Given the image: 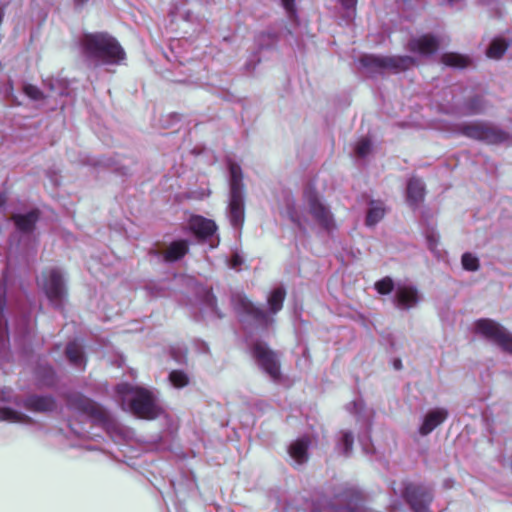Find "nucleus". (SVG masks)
<instances>
[{"label": "nucleus", "instance_id": "nucleus-20", "mask_svg": "<svg viewBox=\"0 0 512 512\" xmlns=\"http://www.w3.org/2000/svg\"><path fill=\"white\" fill-rule=\"evenodd\" d=\"M425 185L424 182L417 177H412L407 181L406 201L409 206L416 208L424 200Z\"/></svg>", "mask_w": 512, "mask_h": 512}, {"label": "nucleus", "instance_id": "nucleus-44", "mask_svg": "<svg viewBox=\"0 0 512 512\" xmlns=\"http://www.w3.org/2000/svg\"><path fill=\"white\" fill-rule=\"evenodd\" d=\"M243 264V258L239 254H234L229 260V266L232 269H238Z\"/></svg>", "mask_w": 512, "mask_h": 512}, {"label": "nucleus", "instance_id": "nucleus-43", "mask_svg": "<svg viewBox=\"0 0 512 512\" xmlns=\"http://www.w3.org/2000/svg\"><path fill=\"white\" fill-rule=\"evenodd\" d=\"M363 408V403L361 400H355L353 401L352 403H350L348 406H347V409L351 412V413H354L356 415L360 414L361 410Z\"/></svg>", "mask_w": 512, "mask_h": 512}, {"label": "nucleus", "instance_id": "nucleus-39", "mask_svg": "<svg viewBox=\"0 0 512 512\" xmlns=\"http://www.w3.org/2000/svg\"><path fill=\"white\" fill-rule=\"evenodd\" d=\"M427 245L428 248L434 252L437 248L438 242H439V236L434 231L427 233L426 235Z\"/></svg>", "mask_w": 512, "mask_h": 512}, {"label": "nucleus", "instance_id": "nucleus-16", "mask_svg": "<svg viewBox=\"0 0 512 512\" xmlns=\"http://www.w3.org/2000/svg\"><path fill=\"white\" fill-rule=\"evenodd\" d=\"M440 41L437 36L427 33L417 37H411L406 49L421 56H430L439 49Z\"/></svg>", "mask_w": 512, "mask_h": 512}, {"label": "nucleus", "instance_id": "nucleus-48", "mask_svg": "<svg viewBox=\"0 0 512 512\" xmlns=\"http://www.w3.org/2000/svg\"><path fill=\"white\" fill-rule=\"evenodd\" d=\"M452 484H453V481H452V480H450V479H448V480H446V481L444 482V486H445L446 488H451V487H452Z\"/></svg>", "mask_w": 512, "mask_h": 512}, {"label": "nucleus", "instance_id": "nucleus-40", "mask_svg": "<svg viewBox=\"0 0 512 512\" xmlns=\"http://www.w3.org/2000/svg\"><path fill=\"white\" fill-rule=\"evenodd\" d=\"M341 6L346 10L347 17H351L355 12L357 0H339Z\"/></svg>", "mask_w": 512, "mask_h": 512}, {"label": "nucleus", "instance_id": "nucleus-6", "mask_svg": "<svg viewBox=\"0 0 512 512\" xmlns=\"http://www.w3.org/2000/svg\"><path fill=\"white\" fill-rule=\"evenodd\" d=\"M360 63L370 73L382 74L386 71L399 73L416 65V59L408 55L381 56L365 54L360 58Z\"/></svg>", "mask_w": 512, "mask_h": 512}, {"label": "nucleus", "instance_id": "nucleus-33", "mask_svg": "<svg viewBox=\"0 0 512 512\" xmlns=\"http://www.w3.org/2000/svg\"><path fill=\"white\" fill-rule=\"evenodd\" d=\"M170 384L176 389H182L189 385V375L180 369L172 370L168 376Z\"/></svg>", "mask_w": 512, "mask_h": 512}, {"label": "nucleus", "instance_id": "nucleus-2", "mask_svg": "<svg viewBox=\"0 0 512 512\" xmlns=\"http://www.w3.org/2000/svg\"><path fill=\"white\" fill-rule=\"evenodd\" d=\"M116 391L121 397L124 410L147 420L155 419L160 415L161 409L151 391L129 383L118 384Z\"/></svg>", "mask_w": 512, "mask_h": 512}, {"label": "nucleus", "instance_id": "nucleus-42", "mask_svg": "<svg viewBox=\"0 0 512 512\" xmlns=\"http://www.w3.org/2000/svg\"><path fill=\"white\" fill-rule=\"evenodd\" d=\"M44 85H45V87H48L52 92H57L59 94H62L61 88L58 87L60 85L59 80L53 79V78H48V79L44 80Z\"/></svg>", "mask_w": 512, "mask_h": 512}, {"label": "nucleus", "instance_id": "nucleus-31", "mask_svg": "<svg viewBox=\"0 0 512 512\" xmlns=\"http://www.w3.org/2000/svg\"><path fill=\"white\" fill-rule=\"evenodd\" d=\"M508 46L509 44L505 39L496 37L491 41L489 47L487 48L486 55L492 59H499L504 55Z\"/></svg>", "mask_w": 512, "mask_h": 512}, {"label": "nucleus", "instance_id": "nucleus-7", "mask_svg": "<svg viewBox=\"0 0 512 512\" xmlns=\"http://www.w3.org/2000/svg\"><path fill=\"white\" fill-rule=\"evenodd\" d=\"M234 311L243 323H251L263 329L273 323V318L261 307L256 306L245 294L236 292L231 296Z\"/></svg>", "mask_w": 512, "mask_h": 512}, {"label": "nucleus", "instance_id": "nucleus-12", "mask_svg": "<svg viewBox=\"0 0 512 512\" xmlns=\"http://www.w3.org/2000/svg\"><path fill=\"white\" fill-rule=\"evenodd\" d=\"M475 331L503 351L512 354V335L498 322L489 318L478 319L475 322Z\"/></svg>", "mask_w": 512, "mask_h": 512}, {"label": "nucleus", "instance_id": "nucleus-36", "mask_svg": "<svg viewBox=\"0 0 512 512\" xmlns=\"http://www.w3.org/2000/svg\"><path fill=\"white\" fill-rule=\"evenodd\" d=\"M280 2L286 12L288 19L291 22L296 23L298 20V14L295 6V0H280Z\"/></svg>", "mask_w": 512, "mask_h": 512}, {"label": "nucleus", "instance_id": "nucleus-8", "mask_svg": "<svg viewBox=\"0 0 512 512\" xmlns=\"http://www.w3.org/2000/svg\"><path fill=\"white\" fill-rule=\"evenodd\" d=\"M38 284L51 305L56 309H62L67 296L62 271L59 268H50L42 271L38 278Z\"/></svg>", "mask_w": 512, "mask_h": 512}, {"label": "nucleus", "instance_id": "nucleus-27", "mask_svg": "<svg viewBox=\"0 0 512 512\" xmlns=\"http://www.w3.org/2000/svg\"><path fill=\"white\" fill-rule=\"evenodd\" d=\"M487 109V102L481 96H474L468 99L463 108L462 114L466 116L483 114Z\"/></svg>", "mask_w": 512, "mask_h": 512}, {"label": "nucleus", "instance_id": "nucleus-26", "mask_svg": "<svg viewBox=\"0 0 512 512\" xmlns=\"http://www.w3.org/2000/svg\"><path fill=\"white\" fill-rule=\"evenodd\" d=\"M354 444V435L349 430H341L338 433V437L336 440V450L344 455L345 457H349L352 454Z\"/></svg>", "mask_w": 512, "mask_h": 512}, {"label": "nucleus", "instance_id": "nucleus-17", "mask_svg": "<svg viewBox=\"0 0 512 512\" xmlns=\"http://www.w3.org/2000/svg\"><path fill=\"white\" fill-rule=\"evenodd\" d=\"M449 412L446 408L437 407L430 409L422 417L421 424L418 428V433L421 436L429 435L434 429L440 426L447 418Z\"/></svg>", "mask_w": 512, "mask_h": 512}, {"label": "nucleus", "instance_id": "nucleus-10", "mask_svg": "<svg viewBox=\"0 0 512 512\" xmlns=\"http://www.w3.org/2000/svg\"><path fill=\"white\" fill-rule=\"evenodd\" d=\"M304 199L308 206L309 213L314 221L327 233H331L336 228V223L330 208L322 201L318 193L307 188L304 191Z\"/></svg>", "mask_w": 512, "mask_h": 512}, {"label": "nucleus", "instance_id": "nucleus-30", "mask_svg": "<svg viewBox=\"0 0 512 512\" xmlns=\"http://www.w3.org/2000/svg\"><path fill=\"white\" fill-rule=\"evenodd\" d=\"M385 215V208L381 202L372 201L366 216V225H376Z\"/></svg>", "mask_w": 512, "mask_h": 512}, {"label": "nucleus", "instance_id": "nucleus-3", "mask_svg": "<svg viewBox=\"0 0 512 512\" xmlns=\"http://www.w3.org/2000/svg\"><path fill=\"white\" fill-rule=\"evenodd\" d=\"M229 195L226 209L227 217L234 229H241L245 219V191L243 172L236 162H228Z\"/></svg>", "mask_w": 512, "mask_h": 512}, {"label": "nucleus", "instance_id": "nucleus-35", "mask_svg": "<svg viewBox=\"0 0 512 512\" xmlns=\"http://www.w3.org/2000/svg\"><path fill=\"white\" fill-rule=\"evenodd\" d=\"M461 263L467 271H477L479 269V259L470 252H465L462 255Z\"/></svg>", "mask_w": 512, "mask_h": 512}, {"label": "nucleus", "instance_id": "nucleus-38", "mask_svg": "<svg viewBox=\"0 0 512 512\" xmlns=\"http://www.w3.org/2000/svg\"><path fill=\"white\" fill-rule=\"evenodd\" d=\"M23 92L25 95L34 101H39L44 98L43 92L35 85L25 84L23 87Z\"/></svg>", "mask_w": 512, "mask_h": 512}, {"label": "nucleus", "instance_id": "nucleus-50", "mask_svg": "<svg viewBox=\"0 0 512 512\" xmlns=\"http://www.w3.org/2000/svg\"><path fill=\"white\" fill-rule=\"evenodd\" d=\"M392 508H393V511H395L397 509L396 505H393Z\"/></svg>", "mask_w": 512, "mask_h": 512}, {"label": "nucleus", "instance_id": "nucleus-41", "mask_svg": "<svg viewBox=\"0 0 512 512\" xmlns=\"http://www.w3.org/2000/svg\"><path fill=\"white\" fill-rule=\"evenodd\" d=\"M205 303L214 313L218 315V317H222V315L217 311L216 298L211 291L206 292Z\"/></svg>", "mask_w": 512, "mask_h": 512}, {"label": "nucleus", "instance_id": "nucleus-45", "mask_svg": "<svg viewBox=\"0 0 512 512\" xmlns=\"http://www.w3.org/2000/svg\"><path fill=\"white\" fill-rule=\"evenodd\" d=\"M359 442L362 445L363 451L366 454L372 453V448L370 447V445L368 443H366V440L363 437L359 436Z\"/></svg>", "mask_w": 512, "mask_h": 512}, {"label": "nucleus", "instance_id": "nucleus-49", "mask_svg": "<svg viewBox=\"0 0 512 512\" xmlns=\"http://www.w3.org/2000/svg\"><path fill=\"white\" fill-rule=\"evenodd\" d=\"M120 173H121L122 175H126V174H127V172H126V171H120Z\"/></svg>", "mask_w": 512, "mask_h": 512}, {"label": "nucleus", "instance_id": "nucleus-11", "mask_svg": "<svg viewBox=\"0 0 512 512\" xmlns=\"http://www.w3.org/2000/svg\"><path fill=\"white\" fill-rule=\"evenodd\" d=\"M475 331L503 351L512 354V335L498 322L489 318L478 319L475 322Z\"/></svg>", "mask_w": 512, "mask_h": 512}, {"label": "nucleus", "instance_id": "nucleus-24", "mask_svg": "<svg viewBox=\"0 0 512 512\" xmlns=\"http://www.w3.org/2000/svg\"><path fill=\"white\" fill-rule=\"evenodd\" d=\"M65 355L69 360L70 364H72L76 368L84 369L85 368V356L83 352V347L77 341L69 342L65 348Z\"/></svg>", "mask_w": 512, "mask_h": 512}, {"label": "nucleus", "instance_id": "nucleus-18", "mask_svg": "<svg viewBox=\"0 0 512 512\" xmlns=\"http://www.w3.org/2000/svg\"><path fill=\"white\" fill-rule=\"evenodd\" d=\"M15 403L17 406H23L29 411L38 413L50 412L56 408L55 401L50 396L30 395L23 401Z\"/></svg>", "mask_w": 512, "mask_h": 512}, {"label": "nucleus", "instance_id": "nucleus-13", "mask_svg": "<svg viewBox=\"0 0 512 512\" xmlns=\"http://www.w3.org/2000/svg\"><path fill=\"white\" fill-rule=\"evenodd\" d=\"M422 301L423 294L414 283L410 281L396 282L392 303L397 310L409 311L415 309Z\"/></svg>", "mask_w": 512, "mask_h": 512}, {"label": "nucleus", "instance_id": "nucleus-37", "mask_svg": "<svg viewBox=\"0 0 512 512\" xmlns=\"http://www.w3.org/2000/svg\"><path fill=\"white\" fill-rule=\"evenodd\" d=\"M370 150L371 141L369 139L363 138L356 143L354 152L356 156L364 158L369 154Z\"/></svg>", "mask_w": 512, "mask_h": 512}, {"label": "nucleus", "instance_id": "nucleus-32", "mask_svg": "<svg viewBox=\"0 0 512 512\" xmlns=\"http://www.w3.org/2000/svg\"><path fill=\"white\" fill-rule=\"evenodd\" d=\"M6 307L5 291L0 287V349L5 348L7 344V323L4 317Z\"/></svg>", "mask_w": 512, "mask_h": 512}, {"label": "nucleus", "instance_id": "nucleus-46", "mask_svg": "<svg viewBox=\"0 0 512 512\" xmlns=\"http://www.w3.org/2000/svg\"><path fill=\"white\" fill-rule=\"evenodd\" d=\"M393 366L396 370H400L402 368V362L400 359H395L393 361Z\"/></svg>", "mask_w": 512, "mask_h": 512}, {"label": "nucleus", "instance_id": "nucleus-29", "mask_svg": "<svg viewBox=\"0 0 512 512\" xmlns=\"http://www.w3.org/2000/svg\"><path fill=\"white\" fill-rule=\"evenodd\" d=\"M441 60L446 66L454 68H465L471 63V59L468 56L455 52L444 53L441 56Z\"/></svg>", "mask_w": 512, "mask_h": 512}, {"label": "nucleus", "instance_id": "nucleus-19", "mask_svg": "<svg viewBox=\"0 0 512 512\" xmlns=\"http://www.w3.org/2000/svg\"><path fill=\"white\" fill-rule=\"evenodd\" d=\"M40 213L37 209H32L25 213H15L11 216L15 228L22 234H30L34 231L38 222Z\"/></svg>", "mask_w": 512, "mask_h": 512}, {"label": "nucleus", "instance_id": "nucleus-28", "mask_svg": "<svg viewBox=\"0 0 512 512\" xmlns=\"http://www.w3.org/2000/svg\"><path fill=\"white\" fill-rule=\"evenodd\" d=\"M0 421L29 424L32 419L18 410L4 406L0 407Z\"/></svg>", "mask_w": 512, "mask_h": 512}, {"label": "nucleus", "instance_id": "nucleus-23", "mask_svg": "<svg viewBox=\"0 0 512 512\" xmlns=\"http://www.w3.org/2000/svg\"><path fill=\"white\" fill-rule=\"evenodd\" d=\"M285 215L300 231H306L307 219L293 199L286 200Z\"/></svg>", "mask_w": 512, "mask_h": 512}, {"label": "nucleus", "instance_id": "nucleus-21", "mask_svg": "<svg viewBox=\"0 0 512 512\" xmlns=\"http://www.w3.org/2000/svg\"><path fill=\"white\" fill-rule=\"evenodd\" d=\"M310 441L307 437H300L288 447V453L295 465H302L308 460V448Z\"/></svg>", "mask_w": 512, "mask_h": 512}, {"label": "nucleus", "instance_id": "nucleus-1", "mask_svg": "<svg viewBox=\"0 0 512 512\" xmlns=\"http://www.w3.org/2000/svg\"><path fill=\"white\" fill-rule=\"evenodd\" d=\"M79 44L85 60L94 66L118 65L126 57L118 40L105 32L86 33Z\"/></svg>", "mask_w": 512, "mask_h": 512}, {"label": "nucleus", "instance_id": "nucleus-34", "mask_svg": "<svg viewBox=\"0 0 512 512\" xmlns=\"http://www.w3.org/2000/svg\"><path fill=\"white\" fill-rule=\"evenodd\" d=\"M376 291L381 295H388L394 293L396 283L390 277H384L378 280L374 285Z\"/></svg>", "mask_w": 512, "mask_h": 512}, {"label": "nucleus", "instance_id": "nucleus-9", "mask_svg": "<svg viewBox=\"0 0 512 512\" xmlns=\"http://www.w3.org/2000/svg\"><path fill=\"white\" fill-rule=\"evenodd\" d=\"M401 497L412 512H430V505L434 500V490L429 484L404 481Z\"/></svg>", "mask_w": 512, "mask_h": 512}, {"label": "nucleus", "instance_id": "nucleus-15", "mask_svg": "<svg viewBox=\"0 0 512 512\" xmlns=\"http://www.w3.org/2000/svg\"><path fill=\"white\" fill-rule=\"evenodd\" d=\"M188 225L189 229L197 238L202 240L211 239L210 246L212 248L218 245L219 239H213V236L217 231V225L213 220L200 215H194L190 218Z\"/></svg>", "mask_w": 512, "mask_h": 512}, {"label": "nucleus", "instance_id": "nucleus-22", "mask_svg": "<svg viewBox=\"0 0 512 512\" xmlns=\"http://www.w3.org/2000/svg\"><path fill=\"white\" fill-rule=\"evenodd\" d=\"M189 251V242L184 239L175 240L169 244L166 251L162 253L165 262H176L183 258Z\"/></svg>", "mask_w": 512, "mask_h": 512}, {"label": "nucleus", "instance_id": "nucleus-5", "mask_svg": "<svg viewBox=\"0 0 512 512\" xmlns=\"http://www.w3.org/2000/svg\"><path fill=\"white\" fill-rule=\"evenodd\" d=\"M459 134L489 145L505 143L510 139V134L498 125L487 121H473L461 123L457 126Z\"/></svg>", "mask_w": 512, "mask_h": 512}, {"label": "nucleus", "instance_id": "nucleus-47", "mask_svg": "<svg viewBox=\"0 0 512 512\" xmlns=\"http://www.w3.org/2000/svg\"><path fill=\"white\" fill-rule=\"evenodd\" d=\"M6 196L4 193H0V209L4 207L6 203Z\"/></svg>", "mask_w": 512, "mask_h": 512}, {"label": "nucleus", "instance_id": "nucleus-25", "mask_svg": "<svg viewBox=\"0 0 512 512\" xmlns=\"http://www.w3.org/2000/svg\"><path fill=\"white\" fill-rule=\"evenodd\" d=\"M286 290L283 286L273 288L267 296V304L270 314H277L283 307Z\"/></svg>", "mask_w": 512, "mask_h": 512}, {"label": "nucleus", "instance_id": "nucleus-4", "mask_svg": "<svg viewBox=\"0 0 512 512\" xmlns=\"http://www.w3.org/2000/svg\"><path fill=\"white\" fill-rule=\"evenodd\" d=\"M66 404L69 409L89 417L94 424L107 431L115 427L111 412L81 393L68 394Z\"/></svg>", "mask_w": 512, "mask_h": 512}, {"label": "nucleus", "instance_id": "nucleus-14", "mask_svg": "<svg viewBox=\"0 0 512 512\" xmlns=\"http://www.w3.org/2000/svg\"><path fill=\"white\" fill-rule=\"evenodd\" d=\"M250 349L258 367L274 382L280 380V363L276 353L263 342L254 343Z\"/></svg>", "mask_w": 512, "mask_h": 512}]
</instances>
